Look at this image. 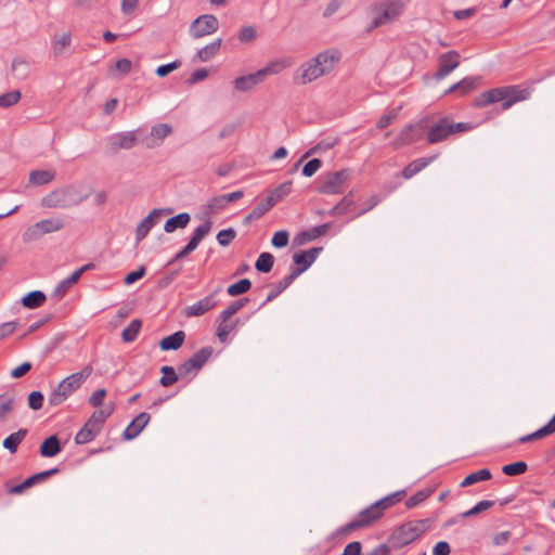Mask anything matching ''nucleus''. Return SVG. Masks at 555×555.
Listing matches in <instances>:
<instances>
[{
	"label": "nucleus",
	"instance_id": "21",
	"mask_svg": "<svg viewBox=\"0 0 555 555\" xmlns=\"http://www.w3.org/2000/svg\"><path fill=\"white\" fill-rule=\"evenodd\" d=\"M262 81H263V79L261 78V75L257 70L256 73L240 76V77L235 78L233 83H234V88L237 91L247 92Z\"/></svg>",
	"mask_w": 555,
	"mask_h": 555
},
{
	"label": "nucleus",
	"instance_id": "1",
	"mask_svg": "<svg viewBox=\"0 0 555 555\" xmlns=\"http://www.w3.org/2000/svg\"><path fill=\"white\" fill-rule=\"evenodd\" d=\"M469 122H454L450 116L438 118L424 117L416 124L408 125L396 139V145H406L426 137L429 144L448 140L450 137L472 130Z\"/></svg>",
	"mask_w": 555,
	"mask_h": 555
},
{
	"label": "nucleus",
	"instance_id": "19",
	"mask_svg": "<svg viewBox=\"0 0 555 555\" xmlns=\"http://www.w3.org/2000/svg\"><path fill=\"white\" fill-rule=\"evenodd\" d=\"M150 414L146 412H141L134 420L130 422V424L126 427L122 433V438L125 440H132L140 435L143 428L150 422Z\"/></svg>",
	"mask_w": 555,
	"mask_h": 555
},
{
	"label": "nucleus",
	"instance_id": "29",
	"mask_svg": "<svg viewBox=\"0 0 555 555\" xmlns=\"http://www.w3.org/2000/svg\"><path fill=\"white\" fill-rule=\"evenodd\" d=\"M405 494H406L405 490H398V491H395V492L382 498L380 500L376 501L375 503L377 504L380 512L384 514L385 511H387L391 506L399 503L405 496Z\"/></svg>",
	"mask_w": 555,
	"mask_h": 555
},
{
	"label": "nucleus",
	"instance_id": "58",
	"mask_svg": "<svg viewBox=\"0 0 555 555\" xmlns=\"http://www.w3.org/2000/svg\"><path fill=\"white\" fill-rule=\"evenodd\" d=\"M72 42L70 34H63L53 44V51L55 55L62 54L63 50L68 47Z\"/></svg>",
	"mask_w": 555,
	"mask_h": 555
},
{
	"label": "nucleus",
	"instance_id": "52",
	"mask_svg": "<svg viewBox=\"0 0 555 555\" xmlns=\"http://www.w3.org/2000/svg\"><path fill=\"white\" fill-rule=\"evenodd\" d=\"M21 99V92L18 90L11 91L0 95V107H10L16 104Z\"/></svg>",
	"mask_w": 555,
	"mask_h": 555
},
{
	"label": "nucleus",
	"instance_id": "44",
	"mask_svg": "<svg viewBox=\"0 0 555 555\" xmlns=\"http://www.w3.org/2000/svg\"><path fill=\"white\" fill-rule=\"evenodd\" d=\"M250 287H251V282L248 279H242V280L237 281L236 283L231 284L228 287L227 293L232 297H236V296H240V295L248 292L250 289Z\"/></svg>",
	"mask_w": 555,
	"mask_h": 555
},
{
	"label": "nucleus",
	"instance_id": "13",
	"mask_svg": "<svg viewBox=\"0 0 555 555\" xmlns=\"http://www.w3.org/2000/svg\"><path fill=\"white\" fill-rule=\"evenodd\" d=\"M438 64L439 68L434 77L436 80H441L460 65V53L455 50L442 53L438 59Z\"/></svg>",
	"mask_w": 555,
	"mask_h": 555
},
{
	"label": "nucleus",
	"instance_id": "46",
	"mask_svg": "<svg viewBox=\"0 0 555 555\" xmlns=\"http://www.w3.org/2000/svg\"><path fill=\"white\" fill-rule=\"evenodd\" d=\"M59 472H60V469L57 467H53L48 470H43V472L34 474L33 476L26 478L25 480L27 481L29 487H33L37 483H41V482L46 481L49 477L57 474Z\"/></svg>",
	"mask_w": 555,
	"mask_h": 555
},
{
	"label": "nucleus",
	"instance_id": "53",
	"mask_svg": "<svg viewBox=\"0 0 555 555\" xmlns=\"http://www.w3.org/2000/svg\"><path fill=\"white\" fill-rule=\"evenodd\" d=\"M289 233L286 230H280L273 234L271 244L275 248H283L288 244Z\"/></svg>",
	"mask_w": 555,
	"mask_h": 555
},
{
	"label": "nucleus",
	"instance_id": "24",
	"mask_svg": "<svg viewBox=\"0 0 555 555\" xmlns=\"http://www.w3.org/2000/svg\"><path fill=\"white\" fill-rule=\"evenodd\" d=\"M100 433L101 430L88 420L86 424L80 428V430L76 434L75 443L86 444L92 441Z\"/></svg>",
	"mask_w": 555,
	"mask_h": 555
},
{
	"label": "nucleus",
	"instance_id": "31",
	"mask_svg": "<svg viewBox=\"0 0 555 555\" xmlns=\"http://www.w3.org/2000/svg\"><path fill=\"white\" fill-rule=\"evenodd\" d=\"M79 273L74 271L68 278L62 280L53 291V297L62 298L67 291L79 281Z\"/></svg>",
	"mask_w": 555,
	"mask_h": 555
},
{
	"label": "nucleus",
	"instance_id": "17",
	"mask_svg": "<svg viewBox=\"0 0 555 555\" xmlns=\"http://www.w3.org/2000/svg\"><path fill=\"white\" fill-rule=\"evenodd\" d=\"M249 317H246L245 319L236 318L233 321H222L217 320L218 327H217V337L221 343H227L229 340L230 334L237 331L240 326H243L247 321Z\"/></svg>",
	"mask_w": 555,
	"mask_h": 555
},
{
	"label": "nucleus",
	"instance_id": "22",
	"mask_svg": "<svg viewBox=\"0 0 555 555\" xmlns=\"http://www.w3.org/2000/svg\"><path fill=\"white\" fill-rule=\"evenodd\" d=\"M438 155H433L429 157H421L413 162H411L409 165H406L402 171V176L405 179H411L415 175H417L420 171H422L424 168H426L430 163H433Z\"/></svg>",
	"mask_w": 555,
	"mask_h": 555
},
{
	"label": "nucleus",
	"instance_id": "9",
	"mask_svg": "<svg viewBox=\"0 0 555 555\" xmlns=\"http://www.w3.org/2000/svg\"><path fill=\"white\" fill-rule=\"evenodd\" d=\"M64 225L63 219L59 217L40 220L25 230L23 241L26 243L37 241L44 234L62 230Z\"/></svg>",
	"mask_w": 555,
	"mask_h": 555
},
{
	"label": "nucleus",
	"instance_id": "37",
	"mask_svg": "<svg viewBox=\"0 0 555 555\" xmlns=\"http://www.w3.org/2000/svg\"><path fill=\"white\" fill-rule=\"evenodd\" d=\"M160 373L163 374V376L159 379V384L163 387H169V386L173 385L175 383H177L180 377H182L179 372L178 373L176 372L173 366H169V365L162 366Z\"/></svg>",
	"mask_w": 555,
	"mask_h": 555
},
{
	"label": "nucleus",
	"instance_id": "15",
	"mask_svg": "<svg viewBox=\"0 0 555 555\" xmlns=\"http://www.w3.org/2000/svg\"><path fill=\"white\" fill-rule=\"evenodd\" d=\"M170 208H155L153 209L135 228V241L140 243L143 241L151 229L156 224L157 218L164 214H171Z\"/></svg>",
	"mask_w": 555,
	"mask_h": 555
},
{
	"label": "nucleus",
	"instance_id": "26",
	"mask_svg": "<svg viewBox=\"0 0 555 555\" xmlns=\"http://www.w3.org/2000/svg\"><path fill=\"white\" fill-rule=\"evenodd\" d=\"M191 216L188 212H180L165 222L164 231L166 233H172L177 229H184L190 223Z\"/></svg>",
	"mask_w": 555,
	"mask_h": 555
},
{
	"label": "nucleus",
	"instance_id": "6",
	"mask_svg": "<svg viewBox=\"0 0 555 555\" xmlns=\"http://www.w3.org/2000/svg\"><path fill=\"white\" fill-rule=\"evenodd\" d=\"M92 372L93 367L91 365H86L81 371L65 377L49 396V404L53 406L62 404L73 392L82 386V384L91 376Z\"/></svg>",
	"mask_w": 555,
	"mask_h": 555
},
{
	"label": "nucleus",
	"instance_id": "61",
	"mask_svg": "<svg viewBox=\"0 0 555 555\" xmlns=\"http://www.w3.org/2000/svg\"><path fill=\"white\" fill-rule=\"evenodd\" d=\"M353 205L354 201L352 192H349L337 203V206L340 207L339 211L341 212V215L347 214Z\"/></svg>",
	"mask_w": 555,
	"mask_h": 555
},
{
	"label": "nucleus",
	"instance_id": "32",
	"mask_svg": "<svg viewBox=\"0 0 555 555\" xmlns=\"http://www.w3.org/2000/svg\"><path fill=\"white\" fill-rule=\"evenodd\" d=\"M291 63L287 60H275L268 63L263 68L259 69L258 73L261 75V78L264 80L269 75H276L281 73L283 69L288 67Z\"/></svg>",
	"mask_w": 555,
	"mask_h": 555
},
{
	"label": "nucleus",
	"instance_id": "50",
	"mask_svg": "<svg viewBox=\"0 0 555 555\" xmlns=\"http://www.w3.org/2000/svg\"><path fill=\"white\" fill-rule=\"evenodd\" d=\"M14 409V398L0 396V420L3 421Z\"/></svg>",
	"mask_w": 555,
	"mask_h": 555
},
{
	"label": "nucleus",
	"instance_id": "23",
	"mask_svg": "<svg viewBox=\"0 0 555 555\" xmlns=\"http://www.w3.org/2000/svg\"><path fill=\"white\" fill-rule=\"evenodd\" d=\"M61 450V442L55 435L46 438L39 448L40 455L43 457H53L57 455Z\"/></svg>",
	"mask_w": 555,
	"mask_h": 555
},
{
	"label": "nucleus",
	"instance_id": "20",
	"mask_svg": "<svg viewBox=\"0 0 555 555\" xmlns=\"http://www.w3.org/2000/svg\"><path fill=\"white\" fill-rule=\"evenodd\" d=\"M332 224L330 222L313 227L309 230L300 232L295 237V243L298 245H304L308 242H311L313 240H317L318 237L324 235L330 229Z\"/></svg>",
	"mask_w": 555,
	"mask_h": 555
},
{
	"label": "nucleus",
	"instance_id": "8",
	"mask_svg": "<svg viewBox=\"0 0 555 555\" xmlns=\"http://www.w3.org/2000/svg\"><path fill=\"white\" fill-rule=\"evenodd\" d=\"M350 169H341L328 172L323 176L317 192L320 194L334 195L343 193L344 183L350 178Z\"/></svg>",
	"mask_w": 555,
	"mask_h": 555
},
{
	"label": "nucleus",
	"instance_id": "49",
	"mask_svg": "<svg viewBox=\"0 0 555 555\" xmlns=\"http://www.w3.org/2000/svg\"><path fill=\"white\" fill-rule=\"evenodd\" d=\"M225 206H227V203L222 195L215 196L208 201V203L206 205L205 214L210 215V214L220 211V210L224 209Z\"/></svg>",
	"mask_w": 555,
	"mask_h": 555
},
{
	"label": "nucleus",
	"instance_id": "16",
	"mask_svg": "<svg viewBox=\"0 0 555 555\" xmlns=\"http://www.w3.org/2000/svg\"><path fill=\"white\" fill-rule=\"evenodd\" d=\"M221 291L220 287L215 289L211 294L198 300L197 302L185 307L184 314L186 317H199L215 308L218 304L216 295Z\"/></svg>",
	"mask_w": 555,
	"mask_h": 555
},
{
	"label": "nucleus",
	"instance_id": "62",
	"mask_svg": "<svg viewBox=\"0 0 555 555\" xmlns=\"http://www.w3.org/2000/svg\"><path fill=\"white\" fill-rule=\"evenodd\" d=\"M106 396V390L104 388H100L95 390L89 398L88 402L92 406H101L103 403V400Z\"/></svg>",
	"mask_w": 555,
	"mask_h": 555
},
{
	"label": "nucleus",
	"instance_id": "30",
	"mask_svg": "<svg viewBox=\"0 0 555 555\" xmlns=\"http://www.w3.org/2000/svg\"><path fill=\"white\" fill-rule=\"evenodd\" d=\"M55 172L53 170H33L29 173V183L33 185H46L53 181Z\"/></svg>",
	"mask_w": 555,
	"mask_h": 555
},
{
	"label": "nucleus",
	"instance_id": "64",
	"mask_svg": "<svg viewBox=\"0 0 555 555\" xmlns=\"http://www.w3.org/2000/svg\"><path fill=\"white\" fill-rule=\"evenodd\" d=\"M361 551H362V545L359 541H353V542H350L348 543L341 555H361Z\"/></svg>",
	"mask_w": 555,
	"mask_h": 555
},
{
	"label": "nucleus",
	"instance_id": "34",
	"mask_svg": "<svg viewBox=\"0 0 555 555\" xmlns=\"http://www.w3.org/2000/svg\"><path fill=\"white\" fill-rule=\"evenodd\" d=\"M27 435V429L21 428L16 433L11 434L8 436L3 442L2 446L7 450H9L11 453H15L17 450L18 444L23 441V439Z\"/></svg>",
	"mask_w": 555,
	"mask_h": 555
},
{
	"label": "nucleus",
	"instance_id": "33",
	"mask_svg": "<svg viewBox=\"0 0 555 555\" xmlns=\"http://www.w3.org/2000/svg\"><path fill=\"white\" fill-rule=\"evenodd\" d=\"M221 43L222 40L218 38L209 44L205 46L204 48L199 49L196 54L197 59L201 62H207L211 60L219 52Z\"/></svg>",
	"mask_w": 555,
	"mask_h": 555
},
{
	"label": "nucleus",
	"instance_id": "41",
	"mask_svg": "<svg viewBox=\"0 0 555 555\" xmlns=\"http://www.w3.org/2000/svg\"><path fill=\"white\" fill-rule=\"evenodd\" d=\"M289 286H291V284L285 279H282L281 281H279L275 284H271L272 288H271L270 293L268 294L266 300L260 305L259 309H261L268 302H270L273 299H275L280 294H282Z\"/></svg>",
	"mask_w": 555,
	"mask_h": 555
},
{
	"label": "nucleus",
	"instance_id": "55",
	"mask_svg": "<svg viewBox=\"0 0 555 555\" xmlns=\"http://www.w3.org/2000/svg\"><path fill=\"white\" fill-rule=\"evenodd\" d=\"M322 166V162L319 158H312L302 168V176L312 177Z\"/></svg>",
	"mask_w": 555,
	"mask_h": 555
},
{
	"label": "nucleus",
	"instance_id": "18",
	"mask_svg": "<svg viewBox=\"0 0 555 555\" xmlns=\"http://www.w3.org/2000/svg\"><path fill=\"white\" fill-rule=\"evenodd\" d=\"M323 247H312L308 250H299L293 255V262L304 271L308 270L317 260Z\"/></svg>",
	"mask_w": 555,
	"mask_h": 555
},
{
	"label": "nucleus",
	"instance_id": "56",
	"mask_svg": "<svg viewBox=\"0 0 555 555\" xmlns=\"http://www.w3.org/2000/svg\"><path fill=\"white\" fill-rule=\"evenodd\" d=\"M44 397L41 391H31L28 396V405L31 410H39L42 408Z\"/></svg>",
	"mask_w": 555,
	"mask_h": 555
},
{
	"label": "nucleus",
	"instance_id": "40",
	"mask_svg": "<svg viewBox=\"0 0 555 555\" xmlns=\"http://www.w3.org/2000/svg\"><path fill=\"white\" fill-rule=\"evenodd\" d=\"M142 326V322L139 319L132 320L129 325L122 330L121 338L125 343H132L135 340Z\"/></svg>",
	"mask_w": 555,
	"mask_h": 555
},
{
	"label": "nucleus",
	"instance_id": "2",
	"mask_svg": "<svg viewBox=\"0 0 555 555\" xmlns=\"http://www.w3.org/2000/svg\"><path fill=\"white\" fill-rule=\"evenodd\" d=\"M340 60V52L336 49H328L319 53L312 60L304 63L296 72L295 80L306 85L314 81L321 76L331 73Z\"/></svg>",
	"mask_w": 555,
	"mask_h": 555
},
{
	"label": "nucleus",
	"instance_id": "57",
	"mask_svg": "<svg viewBox=\"0 0 555 555\" xmlns=\"http://www.w3.org/2000/svg\"><path fill=\"white\" fill-rule=\"evenodd\" d=\"M211 225H212V222L209 219L206 220L204 223H202L194 230L192 237L202 242L204 240V237L210 232Z\"/></svg>",
	"mask_w": 555,
	"mask_h": 555
},
{
	"label": "nucleus",
	"instance_id": "48",
	"mask_svg": "<svg viewBox=\"0 0 555 555\" xmlns=\"http://www.w3.org/2000/svg\"><path fill=\"white\" fill-rule=\"evenodd\" d=\"M431 489H422L406 500L405 506L408 508H414L415 506L424 502L426 499H428L431 495Z\"/></svg>",
	"mask_w": 555,
	"mask_h": 555
},
{
	"label": "nucleus",
	"instance_id": "45",
	"mask_svg": "<svg viewBox=\"0 0 555 555\" xmlns=\"http://www.w3.org/2000/svg\"><path fill=\"white\" fill-rule=\"evenodd\" d=\"M528 469V465L524 461L514 462L511 464H506L502 467L503 474L506 476H518L526 473Z\"/></svg>",
	"mask_w": 555,
	"mask_h": 555
},
{
	"label": "nucleus",
	"instance_id": "63",
	"mask_svg": "<svg viewBox=\"0 0 555 555\" xmlns=\"http://www.w3.org/2000/svg\"><path fill=\"white\" fill-rule=\"evenodd\" d=\"M256 38V30L251 26H245L240 30L238 39L242 42H250Z\"/></svg>",
	"mask_w": 555,
	"mask_h": 555
},
{
	"label": "nucleus",
	"instance_id": "47",
	"mask_svg": "<svg viewBox=\"0 0 555 555\" xmlns=\"http://www.w3.org/2000/svg\"><path fill=\"white\" fill-rule=\"evenodd\" d=\"M495 504L494 501L483 500L478 502L475 506H473L470 509L462 513L460 515L461 518H467L472 516H476L480 514L481 512H485L489 508H491Z\"/></svg>",
	"mask_w": 555,
	"mask_h": 555
},
{
	"label": "nucleus",
	"instance_id": "39",
	"mask_svg": "<svg viewBox=\"0 0 555 555\" xmlns=\"http://www.w3.org/2000/svg\"><path fill=\"white\" fill-rule=\"evenodd\" d=\"M274 263V257L270 253H261L255 262V268L258 272L269 273Z\"/></svg>",
	"mask_w": 555,
	"mask_h": 555
},
{
	"label": "nucleus",
	"instance_id": "25",
	"mask_svg": "<svg viewBox=\"0 0 555 555\" xmlns=\"http://www.w3.org/2000/svg\"><path fill=\"white\" fill-rule=\"evenodd\" d=\"M185 333L183 331L175 332L160 340L159 348L163 351L178 350L183 345Z\"/></svg>",
	"mask_w": 555,
	"mask_h": 555
},
{
	"label": "nucleus",
	"instance_id": "27",
	"mask_svg": "<svg viewBox=\"0 0 555 555\" xmlns=\"http://www.w3.org/2000/svg\"><path fill=\"white\" fill-rule=\"evenodd\" d=\"M47 300V296L41 291H31L22 297L21 302L23 307L28 309H36L41 307Z\"/></svg>",
	"mask_w": 555,
	"mask_h": 555
},
{
	"label": "nucleus",
	"instance_id": "35",
	"mask_svg": "<svg viewBox=\"0 0 555 555\" xmlns=\"http://www.w3.org/2000/svg\"><path fill=\"white\" fill-rule=\"evenodd\" d=\"M249 299L247 297L232 301L224 310H222L217 320L229 321L237 311H240Z\"/></svg>",
	"mask_w": 555,
	"mask_h": 555
},
{
	"label": "nucleus",
	"instance_id": "36",
	"mask_svg": "<svg viewBox=\"0 0 555 555\" xmlns=\"http://www.w3.org/2000/svg\"><path fill=\"white\" fill-rule=\"evenodd\" d=\"M492 475L491 472L488 468H482L477 472H474L469 475H467L463 481L461 482V487H468L472 485H475L480 481H486L491 479Z\"/></svg>",
	"mask_w": 555,
	"mask_h": 555
},
{
	"label": "nucleus",
	"instance_id": "12",
	"mask_svg": "<svg viewBox=\"0 0 555 555\" xmlns=\"http://www.w3.org/2000/svg\"><path fill=\"white\" fill-rule=\"evenodd\" d=\"M218 28L219 21L215 15L203 14L191 23L189 33L191 37L198 39L216 33Z\"/></svg>",
	"mask_w": 555,
	"mask_h": 555
},
{
	"label": "nucleus",
	"instance_id": "10",
	"mask_svg": "<svg viewBox=\"0 0 555 555\" xmlns=\"http://www.w3.org/2000/svg\"><path fill=\"white\" fill-rule=\"evenodd\" d=\"M383 517V513L374 502L365 507L348 524L340 528L341 533H349L360 528L369 527Z\"/></svg>",
	"mask_w": 555,
	"mask_h": 555
},
{
	"label": "nucleus",
	"instance_id": "3",
	"mask_svg": "<svg viewBox=\"0 0 555 555\" xmlns=\"http://www.w3.org/2000/svg\"><path fill=\"white\" fill-rule=\"evenodd\" d=\"M530 90L519 86H504L490 89L478 94L474 104L477 107H485L501 102L502 111L511 108L514 104L529 99Z\"/></svg>",
	"mask_w": 555,
	"mask_h": 555
},
{
	"label": "nucleus",
	"instance_id": "7",
	"mask_svg": "<svg viewBox=\"0 0 555 555\" xmlns=\"http://www.w3.org/2000/svg\"><path fill=\"white\" fill-rule=\"evenodd\" d=\"M403 3L399 0H383L372 5L375 17L371 28H377L393 22L402 13Z\"/></svg>",
	"mask_w": 555,
	"mask_h": 555
},
{
	"label": "nucleus",
	"instance_id": "11",
	"mask_svg": "<svg viewBox=\"0 0 555 555\" xmlns=\"http://www.w3.org/2000/svg\"><path fill=\"white\" fill-rule=\"evenodd\" d=\"M214 353V348L210 346L203 347L196 351L190 359L185 360L178 366L181 376H186L192 373H197L203 369L205 363Z\"/></svg>",
	"mask_w": 555,
	"mask_h": 555
},
{
	"label": "nucleus",
	"instance_id": "28",
	"mask_svg": "<svg viewBox=\"0 0 555 555\" xmlns=\"http://www.w3.org/2000/svg\"><path fill=\"white\" fill-rule=\"evenodd\" d=\"M478 82H479V78H475V77H465L463 78L461 81L452 85L447 91L446 93H451V92H460L461 94H467L469 93L470 91H473L474 89L477 88L478 86Z\"/></svg>",
	"mask_w": 555,
	"mask_h": 555
},
{
	"label": "nucleus",
	"instance_id": "42",
	"mask_svg": "<svg viewBox=\"0 0 555 555\" xmlns=\"http://www.w3.org/2000/svg\"><path fill=\"white\" fill-rule=\"evenodd\" d=\"M172 127L168 124H157L155 126H153L151 128V138L153 140H156L158 144L159 142H162L166 137H168L169 134H171L172 132Z\"/></svg>",
	"mask_w": 555,
	"mask_h": 555
},
{
	"label": "nucleus",
	"instance_id": "59",
	"mask_svg": "<svg viewBox=\"0 0 555 555\" xmlns=\"http://www.w3.org/2000/svg\"><path fill=\"white\" fill-rule=\"evenodd\" d=\"M181 66V62L179 60H176L173 62H170L168 64L160 65L156 68V75L158 77H165L175 69L179 68Z\"/></svg>",
	"mask_w": 555,
	"mask_h": 555
},
{
	"label": "nucleus",
	"instance_id": "38",
	"mask_svg": "<svg viewBox=\"0 0 555 555\" xmlns=\"http://www.w3.org/2000/svg\"><path fill=\"white\" fill-rule=\"evenodd\" d=\"M292 191V181H286L278 185L270 192L268 196L269 199H272L273 206H275L280 201H282L285 196H287Z\"/></svg>",
	"mask_w": 555,
	"mask_h": 555
},
{
	"label": "nucleus",
	"instance_id": "51",
	"mask_svg": "<svg viewBox=\"0 0 555 555\" xmlns=\"http://www.w3.org/2000/svg\"><path fill=\"white\" fill-rule=\"evenodd\" d=\"M273 207V202L272 199H269L268 197L262 199L261 202H259L255 207L254 209L251 210L253 211V217L254 218H258L260 219L261 217H263L271 208Z\"/></svg>",
	"mask_w": 555,
	"mask_h": 555
},
{
	"label": "nucleus",
	"instance_id": "5",
	"mask_svg": "<svg viewBox=\"0 0 555 555\" xmlns=\"http://www.w3.org/2000/svg\"><path fill=\"white\" fill-rule=\"evenodd\" d=\"M434 519L425 518L420 520H410L397 527L389 537V543L393 548H401L426 532Z\"/></svg>",
	"mask_w": 555,
	"mask_h": 555
},
{
	"label": "nucleus",
	"instance_id": "60",
	"mask_svg": "<svg viewBox=\"0 0 555 555\" xmlns=\"http://www.w3.org/2000/svg\"><path fill=\"white\" fill-rule=\"evenodd\" d=\"M146 273V269L144 266H141L138 270L129 272L124 280L126 285H131L138 280L142 279Z\"/></svg>",
	"mask_w": 555,
	"mask_h": 555
},
{
	"label": "nucleus",
	"instance_id": "54",
	"mask_svg": "<svg viewBox=\"0 0 555 555\" xmlns=\"http://www.w3.org/2000/svg\"><path fill=\"white\" fill-rule=\"evenodd\" d=\"M236 236V232L234 229L229 228L219 231L217 234V241L221 246H228Z\"/></svg>",
	"mask_w": 555,
	"mask_h": 555
},
{
	"label": "nucleus",
	"instance_id": "14",
	"mask_svg": "<svg viewBox=\"0 0 555 555\" xmlns=\"http://www.w3.org/2000/svg\"><path fill=\"white\" fill-rule=\"evenodd\" d=\"M135 143V131L117 132L107 138V145L111 153H116L118 150H130Z\"/></svg>",
	"mask_w": 555,
	"mask_h": 555
},
{
	"label": "nucleus",
	"instance_id": "4",
	"mask_svg": "<svg viewBox=\"0 0 555 555\" xmlns=\"http://www.w3.org/2000/svg\"><path fill=\"white\" fill-rule=\"evenodd\" d=\"M88 196V194H82L76 185L69 184L43 196L40 205L46 208L67 209L80 205Z\"/></svg>",
	"mask_w": 555,
	"mask_h": 555
},
{
	"label": "nucleus",
	"instance_id": "43",
	"mask_svg": "<svg viewBox=\"0 0 555 555\" xmlns=\"http://www.w3.org/2000/svg\"><path fill=\"white\" fill-rule=\"evenodd\" d=\"M336 143H337L336 139H325V140L320 141L317 145H314L309 151H307L298 163H300L302 159L309 157L312 154L331 150L332 147L335 146ZM299 164H297L296 167Z\"/></svg>",
	"mask_w": 555,
	"mask_h": 555
}]
</instances>
